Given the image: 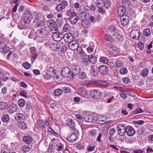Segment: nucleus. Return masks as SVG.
I'll return each instance as SVG.
<instances>
[{"instance_id":"37","label":"nucleus","mask_w":153,"mask_h":153,"mask_svg":"<svg viewBox=\"0 0 153 153\" xmlns=\"http://www.w3.org/2000/svg\"><path fill=\"white\" fill-rule=\"evenodd\" d=\"M95 4L98 7H103L104 1L103 0H97L95 2Z\"/></svg>"},{"instance_id":"18","label":"nucleus","mask_w":153,"mask_h":153,"mask_svg":"<svg viewBox=\"0 0 153 153\" xmlns=\"http://www.w3.org/2000/svg\"><path fill=\"white\" fill-rule=\"evenodd\" d=\"M121 24L123 26L127 25L129 21V18L127 15H124L121 17L120 18Z\"/></svg>"},{"instance_id":"8","label":"nucleus","mask_w":153,"mask_h":153,"mask_svg":"<svg viewBox=\"0 0 153 153\" xmlns=\"http://www.w3.org/2000/svg\"><path fill=\"white\" fill-rule=\"evenodd\" d=\"M63 38L65 42L70 43L73 41V36L71 33L65 34L63 36Z\"/></svg>"},{"instance_id":"31","label":"nucleus","mask_w":153,"mask_h":153,"mask_svg":"<svg viewBox=\"0 0 153 153\" xmlns=\"http://www.w3.org/2000/svg\"><path fill=\"white\" fill-rule=\"evenodd\" d=\"M94 48V44L92 42H90L89 43V46L87 48L86 50L88 53H90L93 51Z\"/></svg>"},{"instance_id":"23","label":"nucleus","mask_w":153,"mask_h":153,"mask_svg":"<svg viewBox=\"0 0 153 153\" xmlns=\"http://www.w3.org/2000/svg\"><path fill=\"white\" fill-rule=\"evenodd\" d=\"M87 57L88 58L90 63L94 64L96 63L97 58L96 56L91 54L88 55H87Z\"/></svg>"},{"instance_id":"57","label":"nucleus","mask_w":153,"mask_h":153,"mask_svg":"<svg viewBox=\"0 0 153 153\" xmlns=\"http://www.w3.org/2000/svg\"><path fill=\"white\" fill-rule=\"evenodd\" d=\"M105 39L108 41L112 42V36L108 34H106L104 36Z\"/></svg>"},{"instance_id":"47","label":"nucleus","mask_w":153,"mask_h":153,"mask_svg":"<svg viewBox=\"0 0 153 153\" xmlns=\"http://www.w3.org/2000/svg\"><path fill=\"white\" fill-rule=\"evenodd\" d=\"M19 105L21 107H23L25 105V101L23 99H20L18 101Z\"/></svg>"},{"instance_id":"61","label":"nucleus","mask_w":153,"mask_h":153,"mask_svg":"<svg viewBox=\"0 0 153 153\" xmlns=\"http://www.w3.org/2000/svg\"><path fill=\"white\" fill-rule=\"evenodd\" d=\"M123 64V62L122 60L118 59L116 61V65L118 68L121 67Z\"/></svg>"},{"instance_id":"13","label":"nucleus","mask_w":153,"mask_h":153,"mask_svg":"<svg viewBox=\"0 0 153 153\" xmlns=\"http://www.w3.org/2000/svg\"><path fill=\"white\" fill-rule=\"evenodd\" d=\"M71 69L72 71V76H75L79 73L80 68L79 67L76 65H73L71 66Z\"/></svg>"},{"instance_id":"25","label":"nucleus","mask_w":153,"mask_h":153,"mask_svg":"<svg viewBox=\"0 0 153 153\" xmlns=\"http://www.w3.org/2000/svg\"><path fill=\"white\" fill-rule=\"evenodd\" d=\"M70 22L72 24H74L76 23L78 20V17L76 15H73L69 18Z\"/></svg>"},{"instance_id":"27","label":"nucleus","mask_w":153,"mask_h":153,"mask_svg":"<svg viewBox=\"0 0 153 153\" xmlns=\"http://www.w3.org/2000/svg\"><path fill=\"white\" fill-rule=\"evenodd\" d=\"M113 42L119 41L121 38V36L118 33H115L112 35Z\"/></svg>"},{"instance_id":"9","label":"nucleus","mask_w":153,"mask_h":153,"mask_svg":"<svg viewBox=\"0 0 153 153\" xmlns=\"http://www.w3.org/2000/svg\"><path fill=\"white\" fill-rule=\"evenodd\" d=\"M48 28L47 27L39 29V36L40 37H42L43 36H45L46 35L48 34Z\"/></svg>"},{"instance_id":"7","label":"nucleus","mask_w":153,"mask_h":153,"mask_svg":"<svg viewBox=\"0 0 153 153\" xmlns=\"http://www.w3.org/2000/svg\"><path fill=\"white\" fill-rule=\"evenodd\" d=\"M101 92L98 91L97 90H92L91 91L90 96L93 98L97 99L101 96Z\"/></svg>"},{"instance_id":"41","label":"nucleus","mask_w":153,"mask_h":153,"mask_svg":"<svg viewBox=\"0 0 153 153\" xmlns=\"http://www.w3.org/2000/svg\"><path fill=\"white\" fill-rule=\"evenodd\" d=\"M97 134V131L94 130H92L89 132V136L93 138H95Z\"/></svg>"},{"instance_id":"50","label":"nucleus","mask_w":153,"mask_h":153,"mask_svg":"<svg viewBox=\"0 0 153 153\" xmlns=\"http://www.w3.org/2000/svg\"><path fill=\"white\" fill-rule=\"evenodd\" d=\"M143 112L144 111L143 109L140 108H137L135 110L133 111L131 113L132 115H134Z\"/></svg>"},{"instance_id":"2","label":"nucleus","mask_w":153,"mask_h":153,"mask_svg":"<svg viewBox=\"0 0 153 153\" xmlns=\"http://www.w3.org/2000/svg\"><path fill=\"white\" fill-rule=\"evenodd\" d=\"M10 50V48L7 46L6 42L3 40L0 41V51L5 54L8 52Z\"/></svg>"},{"instance_id":"33","label":"nucleus","mask_w":153,"mask_h":153,"mask_svg":"<svg viewBox=\"0 0 153 153\" xmlns=\"http://www.w3.org/2000/svg\"><path fill=\"white\" fill-rule=\"evenodd\" d=\"M31 149V146L28 144L25 145L21 148L22 151L24 152H26L29 151Z\"/></svg>"},{"instance_id":"32","label":"nucleus","mask_w":153,"mask_h":153,"mask_svg":"<svg viewBox=\"0 0 153 153\" xmlns=\"http://www.w3.org/2000/svg\"><path fill=\"white\" fill-rule=\"evenodd\" d=\"M30 53L31 54V56L32 58L33 61H32V62L35 60L37 56L38 55L36 53V52L35 49L33 48L30 51Z\"/></svg>"},{"instance_id":"15","label":"nucleus","mask_w":153,"mask_h":153,"mask_svg":"<svg viewBox=\"0 0 153 153\" xmlns=\"http://www.w3.org/2000/svg\"><path fill=\"white\" fill-rule=\"evenodd\" d=\"M63 37V35L60 33H57L53 35V39L56 42H60Z\"/></svg>"},{"instance_id":"5","label":"nucleus","mask_w":153,"mask_h":153,"mask_svg":"<svg viewBox=\"0 0 153 153\" xmlns=\"http://www.w3.org/2000/svg\"><path fill=\"white\" fill-rule=\"evenodd\" d=\"M140 32L138 30H133L131 32L130 36L134 39H136L143 40V39H142L140 38Z\"/></svg>"},{"instance_id":"24","label":"nucleus","mask_w":153,"mask_h":153,"mask_svg":"<svg viewBox=\"0 0 153 153\" xmlns=\"http://www.w3.org/2000/svg\"><path fill=\"white\" fill-rule=\"evenodd\" d=\"M66 123L68 126L70 127L73 131H75L76 129L74 127L75 123L71 119H69L67 120Z\"/></svg>"},{"instance_id":"51","label":"nucleus","mask_w":153,"mask_h":153,"mask_svg":"<svg viewBox=\"0 0 153 153\" xmlns=\"http://www.w3.org/2000/svg\"><path fill=\"white\" fill-rule=\"evenodd\" d=\"M82 63L85 65H90V63L88 57H82Z\"/></svg>"},{"instance_id":"3","label":"nucleus","mask_w":153,"mask_h":153,"mask_svg":"<svg viewBox=\"0 0 153 153\" xmlns=\"http://www.w3.org/2000/svg\"><path fill=\"white\" fill-rule=\"evenodd\" d=\"M32 13L29 11H26L23 14L22 19L25 24H29L31 22Z\"/></svg>"},{"instance_id":"11","label":"nucleus","mask_w":153,"mask_h":153,"mask_svg":"<svg viewBox=\"0 0 153 153\" xmlns=\"http://www.w3.org/2000/svg\"><path fill=\"white\" fill-rule=\"evenodd\" d=\"M69 48L73 51L76 50H77L78 48L80 47L79 46L78 43L76 41H73L70 43L68 45Z\"/></svg>"},{"instance_id":"42","label":"nucleus","mask_w":153,"mask_h":153,"mask_svg":"<svg viewBox=\"0 0 153 153\" xmlns=\"http://www.w3.org/2000/svg\"><path fill=\"white\" fill-rule=\"evenodd\" d=\"M100 62L104 64H107L108 63V59L106 57H100L99 60Z\"/></svg>"},{"instance_id":"53","label":"nucleus","mask_w":153,"mask_h":153,"mask_svg":"<svg viewBox=\"0 0 153 153\" xmlns=\"http://www.w3.org/2000/svg\"><path fill=\"white\" fill-rule=\"evenodd\" d=\"M2 120L4 122H7L9 120V117L8 115L7 114H4L1 117Z\"/></svg>"},{"instance_id":"12","label":"nucleus","mask_w":153,"mask_h":153,"mask_svg":"<svg viewBox=\"0 0 153 153\" xmlns=\"http://www.w3.org/2000/svg\"><path fill=\"white\" fill-rule=\"evenodd\" d=\"M127 135L129 136H133L135 133L134 128L131 126H128L126 127V132Z\"/></svg>"},{"instance_id":"63","label":"nucleus","mask_w":153,"mask_h":153,"mask_svg":"<svg viewBox=\"0 0 153 153\" xmlns=\"http://www.w3.org/2000/svg\"><path fill=\"white\" fill-rule=\"evenodd\" d=\"M26 24L24 22H22L20 24H19L18 25V28L19 29L22 30L25 29V27H26Z\"/></svg>"},{"instance_id":"62","label":"nucleus","mask_w":153,"mask_h":153,"mask_svg":"<svg viewBox=\"0 0 153 153\" xmlns=\"http://www.w3.org/2000/svg\"><path fill=\"white\" fill-rule=\"evenodd\" d=\"M113 51L112 53L115 56L117 55L119 53V51L116 47H112Z\"/></svg>"},{"instance_id":"1","label":"nucleus","mask_w":153,"mask_h":153,"mask_svg":"<svg viewBox=\"0 0 153 153\" xmlns=\"http://www.w3.org/2000/svg\"><path fill=\"white\" fill-rule=\"evenodd\" d=\"M82 84L85 86L90 84H93L97 86H103L106 87H108L110 85L108 82L102 80L97 81L86 80L83 82Z\"/></svg>"},{"instance_id":"10","label":"nucleus","mask_w":153,"mask_h":153,"mask_svg":"<svg viewBox=\"0 0 153 153\" xmlns=\"http://www.w3.org/2000/svg\"><path fill=\"white\" fill-rule=\"evenodd\" d=\"M36 24L35 25V27L36 28H38L39 29H41L42 28L46 27H45V23L41 19H36Z\"/></svg>"},{"instance_id":"28","label":"nucleus","mask_w":153,"mask_h":153,"mask_svg":"<svg viewBox=\"0 0 153 153\" xmlns=\"http://www.w3.org/2000/svg\"><path fill=\"white\" fill-rule=\"evenodd\" d=\"M17 106L16 104H13L8 107L7 110L9 113H12L17 111Z\"/></svg>"},{"instance_id":"38","label":"nucleus","mask_w":153,"mask_h":153,"mask_svg":"<svg viewBox=\"0 0 153 153\" xmlns=\"http://www.w3.org/2000/svg\"><path fill=\"white\" fill-rule=\"evenodd\" d=\"M108 31L109 32H114L117 31L116 27L113 25H111L108 27Z\"/></svg>"},{"instance_id":"56","label":"nucleus","mask_w":153,"mask_h":153,"mask_svg":"<svg viewBox=\"0 0 153 153\" xmlns=\"http://www.w3.org/2000/svg\"><path fill=\"white\" fill-rule=\"evenodd\" d=\"M149 73V70L147 69L143 70L140 72V75L143 77H146Z\"/></svg>"},{"instance_id":"29","label":"nucleus","mask_w":153,"mask_h":153,"mask_svg":"<svg viewBox=\"0 0 153 153\" xmlns=\"http://www.w3.org/2000/svg\"><path fill=\"white\" fill-rule=\"evenodd\" d=\"M78 53L82 58L87 57V55L84 52L83 50L81 47H79L77 50Z\"/></svg>"},{"instance_id":"39","label":"nucleus","mask_w":153,"mask_h":153,"mask_svg":"<svg viewBox=\"0 0 153 153\" xmlns=\"http://www.w3.org/2000/svg\"><path fill=\"white\" fill-rule=\"evenodd\" d=\"M63 92V90L59 88L56 89L54 91V94L57 97H59L60 96Z\"/></svg>"},{"instance_id":"14","label":"nucleus","mask_w":153,"mask_h":153,"mask_svg":"<svg viewBox=\"0 0 153 153\" xmlns=\"http://www.w3.org/2000/svg\"><path fill=\"white\" fill-rule=\"evenodd\" d=\"M95 118L94 123L95 124H103L106 123V120L104 119V117L101 116L97 117V116H95Z\"/></svg>"},{"instance_id":"4","label":"nucleus","mask_w":153,"mask_h":153,"mask_svg":"<svg viewBox=\"0 0 153 153\" xmlns=\"http://www.w3.org/2000/svg\"><path fill=\"white\" fill-rule=\"evenodd\" d=\"M118 134L121 136H123L126 132V127L124 124H120L117 128Z\"/></svg>"},{"instance_id":"58","label":"nucleus","mask_w":153,"mask_h":153,"mask_svg":"<svg viewBox=\"0 0 153 153\" xmlns=\"http://www.w3.org/2000/svg\"><path fill=\"white\" fill-rule=\"evenodd\" d=\"M127 69L125 67H122L120 70V73L122 74L125 75L127 74Z\"/></svg>"},{"instance_id":"45","label":"nucleus","mask_w":153,"mask_h":153,"mask_svg":"<svg viewBox=\"0 0 153 153\" xmlns=\"http://www.w3.org/2000/svg\"><path fill=\"white\" fill-rule=\"evenodd\" d=\"M32 18L34 19L35 20L34 21L36 22L37 20H36L37 19H41V18L39 15L38 14L37 12L35 11L33 13V15H32Z\"/></svg>"},{"instance_id":"43","label":"nucleus","mask_w":153,"mask_h":153,"mask_svg":"<svg viewBox=\"0 0 153 153\" xmlns=\"http://www.w3.org/2000/svg\"><path fill=\"white\" fill-rule=\"evenodd\" d=\"M71 27L70 24H65L63 27V30L65 32H68L71 30Z\"/></svg>"},{"instance_id":"48","label":"nucleus","mask_w":153,"mask_h":153,"mask_svg":"<svg viewBox=\"0 0 153 153\" xmlns=\"http://www.w3.org/2000/svg\"><path fill=\"white\" fill-rule=\"evenodd\" d=\"M47 23L48 26L52 27L56 24V22L54 20L50 19L47 21Z\"/></svg>"},{"instance_id":"34","label":"nucleus","mask_w":153,"mask_h":153,"mask_svg":"<svg viewBox=\"0 0 153 153\" xmlns=\"http://www.w3.org/2000/svg\"><path fill=\"white\" fill-rule=\"evenodd\" d=\"M146 128L141 127L138 128L137 131V133L138 134L145 135L146 134Z\"/></svg>"},{"instance_id":"49","label":"nucleus","mask_w":153,"mask_h":153,"mask_svg":"<svg viewBox=\"0 0 153 153\" xmlns=\"http://www.w3.org/2000/svg\"><path fill=\"white\" fill-rule=\"evenodd\" d=\"M93 16L94 23L97 22H99L101 20V17L100 15L98 14L97 15L93 14Z\"/></svg>"},{"instance_id":"21","label":"nucleus","mask_w":153,"mask_h":153,"mask_svg":"<svg viewBox=\"0 0 153 153\" xmlns=\"http://www.w3.org/2000/svg\"><path fill=\"white\" fill-rule=\"evenodd\" d=\"M98 69L100 73L102 74H106L108 71V68L107 67L106 65H104L99 66Z\"/></svg>"},{"instance_id":"54","label":"nucleus","mask_w":153,"mask_h":153,"mask_svg":"<svg viewBox=\"0 0 153 153\" xmlns=\"http://www.w3.org/2000/svg\"><path fill=\"white\" fill-rule=\"evenodd\" d=\"M60 4L64 9L68 7V1L65 0L62 1L60 3Z\"/></svg>"},{"instance_id":"59","label":"nucleus","mask_w":153,"mask_h":153,"mask_svg":"<svg viewBox=\"0 0 153 153\" xmlns=\"http://www.w3.org/2000/svg\"><path fill=\"white\" fill-rule=\"evenodd\" d=\"M143 33L144 35L147 37L149 36L151 34L150 30L149 28L145 29L143 31Z\"/></svg>"},{"instance_id":"6","label":"nucleus","mask_w":153,"mask_h":153,"mask_svg":"<svg viewBox=\"0 0 153 153\" xmlns=\"http://www.w3.org/2000/svg\"><path fill=\"white\" fill-rule=\"evenodd\" d=\"M72 74L70 69L68 67H65L62 69L61 74L65 77H69Z\"/></svg>"},{"instance_id":"26","label":"nucleus","mask_w":153,"mask_h":153,"mask_svg":"<svg viewBox=\"0 0 153 153\" xmlns=\"http://www.w3.org/2000/svg\"><path fill=\"white\" fill-rule=\"evenodd\" d=\"M46 72L52 75L55 74L56 72V69L52 66L47 65L46 67Z\"/></svg>"},{"instance_id":"30","label":"nucleus","mask_w":153,"mask_h":153,"mask_svg":"<svg viewBox=\"0 0 153 153\" xmlns=\"http://www.w3.org/2000/svg\"><path fill=\"white\" fill-rule=\"evenodd\" d=\"M24 142L27 144H30L33 141V140L32 137L30 136H24L23 138Z\"/></svg>"},{"instance_id":"19","label":"nucleus","mask_w":153,"mask_h":153,"mask_svg":"<svg viewBox=\"0 0 153 153\" xmlns=\"http://www.w3.org/2000/svg\"><path fill=\"white\" fill-rule=\"evenodd\" d=\"M79 94L83 97H87L88 96V92L83 88H80L78 90Z\"/></svg>"},{"instance_id":"22","label":"nucleus","mask_w":153,"mask_h":153,"mask_svg":"<svg viewBox=\"0 0 153 153\" xmlns=\"http://www.w3.org/2000/svg\"><path fill=\"white\" fill-rule=\"evenodd\" d=\"M126 8L122 6H119L117 8V14L119 16L122 17L124 16L126 12Z\"/></svg>"},{"instance_id":"17","label":"nucleus","mask_w":153,"mask_h":153,"mask_svg":"<svg viewBox=\"0 0 153 153\" xmlns=\"http://www.w3.org/2000/svg\"><path fill=\"white\" fill-rule=\"evenodd\" d=\"M78 138L77 136L75 134H72L69 136H68L66 140L71 143H73L76 141Z\"/></svg>"},{"instance_id":"36","label":"nucleus","mask_w":153,"mask_h":153,"mask_svg":"<svg viewBox=\"0 0 153 153\" xmlns=\"http://www.w3.org/2000/svg\"><path fill=\"white\" fill-rule=\"evenodd\" d=\"M131 2L129 1L124 0L122 2V6L125 8H128L131 5Z\"/></svg>"},{"instance_id":"64","label":"nucleus","mask_w":153,"mask_h":153,"mask_svg":"<svg viewBox=\"0 0 153 153\" xmlns=\"http://www.w3.org/2000/svg\"><path fill=\"white\" fill-rule=\"evenodd\" d=\"M1 152L9 151L8 147L5 144L1 145Z\"/></svg>"},{"instance_id":"16","label":"nucleus","mask_w":153,"mask_h":153,"mask_svg":"<svg viewBox=\"0 0 153 153\" xmlns=\"http://www.w3.org/2000/svg\"><path fill=\"white\" fill-rule=\"evenodd\" d=\"M95 116L91 115H86L84 119L85 122L88 123H93L94 122Z\"/></svg>"},{"instance_id":"55","label":"nucleus","mask_w":153,"mask_h":153,"mask_svg":"<svg viewBox=\"0 0 153 153\" xmlns=\"http://www.w3.org/2000/svg\"><path fill=\"white\" fill-rule=\"evenodd\" d=\"M36 123L39 127L43 128H45V124L42 120H38L37 121Z\"/></svg>"},{"instance_id":"35","label":"nucleus","mask_w":153,"mask_h":153,"mask_svg":"<svg viewBox=\"0 0 153 153\" xmlns=\"http://www.w3.org/2000/svg\"><path fill=\"white\" fill-rule=\"evenodd\" d=\"M81 24L84 28H87L90 27L91 23L88 20H82L81 22Z\"/></svg>"},{"instance_id":"20","label":"nucleus","mask_w":153,"mask_h":153,"mask_svg":"<svg viewBox=\"0 0 153 153\" xmlns=\"http://www.w3.org/2000/svg\"><path fill=\"white\" fill-rule=\"evenodd\" d=\"M15 118L16 121L19 122L25 120V117L22 114L18 113L16 114Z\"/></svg>"},{"instance_id":"40","label":"nucleus","mask_w":153,"mask_h":153,"mask_svg":"<svg viewBox=\"0 0 153 153\" xmlns=\"http://www.w3.org/2000/svg\"><path fill=\"white\" fill-rule=\"evenodd\" d=\"M18 125L21 129L23 130H25L27 127V124L23 122L18 123Z\"/></svg>"},{"instance_id":"52","label":"nucleus","mask_w":153,"mask_h":153,"mask_svg":"<svg viewBox=\"0 0 153 153\" xmlns=\"http://www.w3.org/2000/svg\"><path fill=\"white\" fill-rule=\"evenodd\" d=\"M7 104L6 102H0V109H5L7 107Z\"/></svg>"},{"instance_id":"46","label":"nucleus","mask_w":153,"mask_h":153,"mask_svg":"<svg viewBox=\"0 0 153 153\" xmlns=\"http://www.w3.org/2000/svg\"><path fill=\"white\" fill-rule=\"evenodd\" d=\"M70 87L71 86L67 85L64 86L63 88V91L66 94L70 93L71 92Z\"/></svg>"},{"instance_id":"44","label":"nucleus","mask_w":153,"mask_h":153,"mask_svg":"<svg viewBox=\"0 0 153 153\" xmlns=\"http://www.w3.org/2000/svg\"><path fill=\"white\" fill-rule=\"evenodd\" d=\"M56 43H53L51 45L50 49L52 51H55L57 49L60 48L59 46Z\"/></svg>"},{"instance_id":"60","label":"nucleus","mask_w":153,"mask_h":153,"mask_svg":"<svg viewBox=\"0 0 153 153\" xmlns=\"http://www.w3.org/2000/svg\"><path fill=\"white\" fill-rule=\"evenodd\" d=\"M111 5V1L108 0H105L104 1V4L103 7H105V8H108Z\"/></svg>"}]
</instances>
